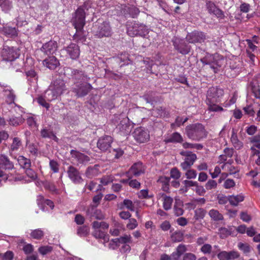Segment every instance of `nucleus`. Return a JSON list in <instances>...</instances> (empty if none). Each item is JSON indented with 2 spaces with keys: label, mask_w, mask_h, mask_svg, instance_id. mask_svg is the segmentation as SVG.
<instances>
[{
  "label": "nucleus",
  "mask_w": 260,
  "mask_h": 260,
  "mask_svg": "<svg viewBox=\"0 0 260 260\" xmlns=\"http://www.w3.org/2000/svg\"><path fill=\"white\" fill-rule=\"evenodd\" d=\"M185 132L188 138L193 141H200L207 136V132L204 126L200 123L187 125Z\"/></svg>",
  "instance_id": "obj_1"
},
{
  "label": "nucleus",
  "mask_w": 260,
  "mask_h": 260,
  "mask_svg": "<svg viewBox=\"0 0 260 260\" xmlns=\"http://www.w3.org/2000/svg\"><path fill=\"white\" fill-rule=\"evenodd\" d=\"M148 32L149 29L146 25L137 22L132 23L127 29V34L131 37L140 36L145 37Z\"/></svg>",
  "instance_id": "obj_2"
},
{
  "label": "nucleus",
  "mask_w": 260,
  "mask_h": 260,
  "mask_svg": "<svg viewBox=\"0 0 260 260\" xmlns=\"http://www.w3.org/2000/svg\"><path fill=\"white\" fill-rule=\"evenodd\" d=\"M87 3L84 4L77 9L74 14L73 18L74 26H79L80 28L84 26L85 24V10H88Z\"/></svg>",
  "instance_id": "obj_3"
},
{
  "label": "nucleus",
  "mask_w": 260,
  "mask_h": 260,
  "mask_svg": "<svg viewBox=\"0 0 260 260\" xmlns=\"http://www.w3.org/2000/svg\"><path fill=\"white\" fill-rule=\"evenodd\" d=\"M223 95V90L217 87L209 88L207 93V102L218 103Z\"/></svg>",
  "instance_id": "obj_4"
},
{
  "label": "nucleus",
  "mask_w": 260,
  "mask_h": 260,
  "mask_svg": "<svg viewBox=\"0 0 260 260\" xmlns=\"http://www.w3.org/2000/svg\"><path fill=\"white\" fill-rule=\"evenodd\" d=\"M91 88L92 86L90 84L77 82L74 85L72 90L78 97H82L87 94Z\"/></svg>",
  "instance_id": "obj_5"
},
{
  "label": "nucleus",
  "mask_w": 260,
  "mask_h": 260,
  "mask_svg": "<svg viewBox=\"0 0 260 260\" xmlns=\"http://www.w3.org/2000/svg\"><path fill=\"white\" fill-rule=\"evenodd\" d=\"M133 136L134 139L140 143L147 142L150 138L149 131L142 127L136 128L133 133Z\"/></svg>",
  "instance_id": "obj_6"
},
{
  "label": "nucleus",
  "mask_w": 260,
  "mask_h": 260,
  "mask_svg": "<svg viewBox=\"0 0 260 260\" xmlns=\"http://www.w3.org/2000/svg\"><path fill=\"white\" fill-rule=\"evenodd\" d=\"M172 42L175 49L179 53L187 54L190 52L191 47L184 39L176 37Z\"/></svg>",
  "instance_id": "obj_7"
},
{
  "label": "nucleus",
  "mask_w": 260,
  "mask_h": 260,
  "mask_svg": "<svg viewBox=\"0 0 260 260\" xmlns=\"http://www.w3.org/2000/svg\"><path fill=\"white\" fill-rule=\"evenodd\" d=\"M180 154L185 156L184 161L181 163V167L183 170H187L190 168L197 159V155L190 151H182Z\"/></svg>",
  "instance_id": "obj_8"
},
{
  "label": "nucleus",
  "mask_w": 260,
  "mask_h": 260,
  "mask_svg": "<svg viewBox=\"0 0 260 260\" xmlns=\"http://www.w3.org/2000/svg\"><path fill=\"white\" fill-rule=\"evenodd\" d=\"M111 28L109 22H103L99 23L96 30L95 31V35L99 38L103 37H108L111 35Z\"/></svg>",
  "instance_id": "obj_9"
},
{
  "label": "nucleus",
  "mask_w": 260,
  "mask_h": 260,
  "mask_svg": "<svg viewBox=\"0 0 260 260\" xmlns=\"http://www.w3.org/2000/svg\"><path fill=\"white\" fill-rule=\"evenodd\" d=\"M186 40L188 43L195 44L201 43L206 40V36L202 31H193L188 33L186 36Z\"/></svg>",
  "instance_id": "obj_10"
},
{
  "label": "nucleus",
  "mask_w": 260,
  "mask_h": 260,
  "mask_svg": "<svg viewBox=\"0 0 260 260\" xmlns=\"http://www.w3.org/2000/svg\"><path fill=\"white\" fill-rule=\"evenodd\" d=\"M2 55L4 59L12 61L18 58L19 56V51L14 47L5 46L3 50Z\"/></svg>",
  "instance_id": "obj_11"
},
{
  "label": "nucleus",
  "mask_w": 260,
  "mask_h": 260,
  "mask_svg": "<svg viewBox=\"0 0 260 260\" xmlns=\"http://www.w3.org/2000/svg\"><path fill=\"white\" fill-rule=\"evenodd\" d=\"M57 43L56 41L50 40L44 43L40 48L41 51L46 56L53 55L57 49Z\"/></svg>",
  "instance_id": "obj_12"
},
{
  "label": "nucleus",
  "mask_w": 260,
  "mask_h": 260,
  "mask_svg": "<svg viewBox=\"0 0 260 260\" xmlns=\"http://www.w3.org/2000/svg\"><path fill=\"white\" fill-rule=\"evenodd\" d=\"M67 173L68 177L74 183L80 184L83 181L79 170L72 166L68 168Z\"/></svg>",
  "instance_id": "obj_13"
},
{
  "label": "nucleus",
  "mask_w": 260,
  "mask_h": 260,
  "mask_svg": "<svg viewBox=\"0 0 260 260\" xmlns=\"http://www.w3.org/2000/svg\"><path fill=\"white\" fill-rule=\"evenodd\" d=\"M206 6L209 14L214 15L219 18L222 19L224 18V15L223 12L217 8L213 2L210 0H206Z\"/></svg>",
  "instance_id": "obj_14"
},
{
  "label": "nucleus",
  "mask_w": 260,
  "mask_h": 260,
  "mask_svg": "<svg viewBox=\"0 0 260 260\" xmlns=\"http://www.w3.org/2000/svg\"><path fill=\"white\" fill-rule=\"evenodd\" d=\"M116 129L121 135H127L132 130L131 125L127 117L123 118L116 126Z\"/></svg>",
  "instance_id": "obj_15"
},
{
  "label": "nucleus",
  "mask_w": 260,
  "mask_h": 260,
  "mask_svg": "<svg viewBox=\"0 0 260 260\" xmlns=\"http://www.w3.org/2000/svg\"><path fill=\"white\" fill-rule=\"evenodd\" d=\"M70 153L73 160L77 162V165L86 164L90 160V158L87 155L78 151L72 150Z\"/></svg>",
  "instance_id": "obj_16"
},
{
  "label": "nucleus",
  "mask_w": 260,
  "mask_h": 260,
  "mask_svg": "<svg viewBox=\"0 0 260 260\" xmlns=\"http://www.w3.org/2000/svg\"><path fill=\"white\" fill-rule=\"evenodd\" d=\"M233 162V160L232 159H229L227 160L225 163L223 164L221 166V168L226 172L222 173V177H227L229 175H233L239 172V170L238 168L232 165Z\"/></svg>",
  "instance_id": "obj_17"
},
{
  "label": "nucleus",
  "mask_w": 260,
  "mask_h": 260,
  "mask_svg": "<svg viewBox=\"0 0 260 260\" xmlns=\"http://www.w3.org/2000/svg\"><path fill=\"white\" fill-rule=\"evenodd\" d=\"M145 172V168L142 163L137 162L135 163L129 169L127 173L128 176L129 175L138 177L143 174Z\"/></svg>",
  "instance_id": "obj_18"
},
{
  "label": "nucleus",
  "mask_w": 260,
  "mask_h": 260,
  "mask_svg": "<svg viewBox=\"0 0 260 260\" xmlns=\"http://www.w3.org/2000/svg\"><path fill=\"white\" fill-rule=\"evenodd\" d=\"M113 139L111 136H106L100 138L97 143V147L102 151H105L110 147Z\"/></svg>",
  "instance_id": "obj_19"
},
{
  "label": "nucleus",
  "mask_w": 260,
  "mask_h": 260,
  "mask_svg": "<svg viewBox=\"0 0 260 260\" xmlns=\"http://www.w3.org/2000/svg\"><path fill=\"white\" fill-rule=\"evenodd\" d=\"M63 51H65L72 59H77L80 55L79 47L74 43L70 44Z\"/></svg>",
  "instance_id": "obj_20"
},
{
  "label": "nucleus",
  "mask_w": 260,
  "mask_h": 260,
  "mask_svg": "<svg viewBox=\"0 0 260 260\" xmlns=\"http://www.w3.org/2000/svg\"><path fill=\"white\" fill-rule=\"evenodd\" d=\"M51 87L60 95L66 90L64 81L60 79H57L50 85Z\"/></svg>",
  "instance_id": "obj_21"
},
{
  "label": "nucleus",
  "mask_w": 260,
  "mask_h": 260,
  "mask_svg": "<svg viewBox=\"0 0 260 260\" xmlns=\"http://www.w3.org/2000/svg\"><path fill=\"white\" fill-rule=\"evenodd\" d=\"M3 89L4 94L6 98V101L8 104L14 103L16 95L14 90L12 88L8 86H4Z\"/></svg>",
  "instance_id": "obj_22"
},
{
  "label": "nucleus",
  "mask_w": 260,
  "mask_h": 260,
  "mask_svg": "<svg viewBox=\"0 0 260 260\" xmlns=\"http://www.w3.org/2000/svg\"><path fill=\"white\" fill-rule=\"evenodd\" d=\"M187 250L186 246L183 244H179L176 250L170 256L171 260H179L180 256Z\"/></svg>",
  "instance_id": "obj_23"
},
{
  "label": "nucleus",
  "mask_w": 260,
  "mask_h": 260,
  "mask_svg": "<svg viewBox=\"0 0 260 260\" xmlns=\"http://www.w3.org/2000/svg\"><path fill=\"white\" fill-rule=\"evenodd\" d=\"M45 66L51 70H54L59 65V61L54 56L49 57L43 61Z\"/></svg>",
  "instance_id": "obj_24"
},
{
  "label": "nucleus",
  "mask_w": 260,
  "mask_h": 260,
  "mask_svg": "<svg viewBox=\"0 0 260 260\" xmlns=\"http://www.w3.org/2000/svg\"><path fill=\"white\" fill-rule=\"evenodd\" d=\"M164 141L169 143H182L183 139L181 135L178 132H175L170 136L165 138Z\"/></svg>",
  "instance_id": "obj_25"
},
{
  "label": "nucleus",
  "mask_w": 260,
  "mask_h": 260,
  "mask_svg": "<svg viewBox=\"0 0 260 260\" xmlns=\"http://www.w3.org/2000/svg\"><path fill=\"white\" fill-rule=\"evenodd\" d=\"M100 173L99 166L95 165L88 167L85 172V175L88 178H92L97 176Z\"/></svg>",
  "instance_id": "obj_26"
},
{
  "label": "nucleus",
  "mask_w": 260,
  "mask_h": 260,
  "mask_svg": "<svg viewBox=\"0 0 260 260\" xmlns=\"http://www.w3.org/2000/svg\"><path fill=\"white\" fill-rule=\"evenodd\" d=\"M0 29L1 32L8 37L12 38L17 35V31L15 27L6 26Z\"/></svg>",
  "instance_id": "obj_27"
},
{
  "label": "nucleus",
  "mask_w": 260,
  "mask_h": 260,
  "mask_svg": "<svg viewBox=\"0 0 260 260\" xmlns=\"http://www.w3.org/2000/svg\"><path fill=\"white\" fill-rule=\"evenodd\" d=\"M24 180V176H18L16 177H13L11 175L10 176L4 174L3 171L0 169V182L4 180H9L10 181H23Z\"/></svg>",
  "instance_id": "obj_28"
},
{
  "label": "nucleus",
  "mask_w": 260,
  "mask_h": 260,
  "mask_svg": "<svg viewBox=\"0 0 260 260\" xmlns=\"http://www.w3.org/2000/svg\"><path fill=\"white\" fill-rule=\"evenodd\" d=\"M0 167L6 170H10L13 168L14 166L7 156L0 155Z\"/></svg>",
  "instance_id": "obj_29"
},
{
  "label": "nucleus",
  "mask_w": 260,
  "mask_h": 260,
  "mask_svg": "<svg viewBox=\"0 0 260 260\" xmlns=\"http://www.w3.org/2000/svg\"><path fill=\"white\" fill-rule=\"evenodd\" d=\"M76 29V34L74 35V39L78 42L81 41L82 42L85 40V34L83 31L84 26L81 28L79 26H74Z\"/></svg>",
  "instance_id": "obj_30"
},
{
  "label": "nucleus",
  "mask_w": 260,
  "mask_h": 260,
  "mask_svg": "<svg viewBox=\"0 0 260 260\" xmlns=\"http://www.w3.org/2000/svg\"><path fill=\"white\" fill-rule=\"evenodd\" d=\"M174 212L176 216H179L183 215L184 210L183 209V203L179 199L175 198V203L174 206Z\"/></svg>",
  "instance_id": "obj_31"
},
{
  "label": "nucleus",
  "mask_w": 260,
  "mask_h": 260,
  "mask_svg": "<svg viewBox=\"0 0 260 260\" xmlns=\"http://www.w3.org/2000/svg\"><path fill=\"white\" fill-rule=\"evenodd\" d=\"M44 96L48 102H51L57 99L59 95L50 86L49 88L45 91Z\"/></svg>",
  "instance_id": "obj_32"
},
{
  "label": "nucleus",
  "mask_w": 260,
  "mask_h": 260,
  "mask_svg": "<svg viewBox=\"0 0 260 260\" xmlns=\"http://www.w3.org/2000/svg\"><path fill=\"white\" fill-rule=\"evenodd\" d=\"M244 200V196L240 193L236 196L232 195L229 196V202L233 206H237L240 202Z\"/></svg>",
  "instance_id": "obj_33"
},
{
  "label": "nucleus",
  "mask_w": 260,
  "mask_h": 260,
  "mask_svg": "<svg viewBox=\"0 0 260 260\" xmlns=\"http://www.w3.org/2000/svg\"><path fill=\"white\" fill-rule=\"evenodd\" d=\"M215 56L213 57L214 61L210 62L207 60L206 58L201 59V61L204 64H209L211 69L213 70L214 73H216L218 71V67H220V64L219 61L215 60Z\"/></svg>",
  "instance_id": "obj_34"
},
{
  "label": "nucleus",
  "mask_w": 260,
  "mask_h": 260,
  "mask_svg": "<svg viewBox=\"0 0 260 260\" xmlns=\"http://www.w3.org/2000/svg\"><path fill=\"white\" fill-rule=\"evenodd\" d=\"M161 197L162 198L164 209L166 210L171 209L173 202V198L164 193L161 195Z\"/></svg>",
  "instance_id": "obj_35"
},
{
  "label": "nucleus",
  "mask_w": 260,
  "mask_h": 260,
  "mask_svg": "<svg viewBox=\"0 0 260 260\" xmlns=\"http://www.w3.org/2000/svg\"><path fill=\"white\" fill-rule=\"evenodd\" d=\"M22 145L21 141L18 137H14L13 138L12 143L10 148V153L18 150Z\"/></svg>",
  "instance_id": "obj_36"
},
{
  "label": "nucleus",
  "mask_w": 260,
  "mask_h": 260,
  "mask_svg": "<svg viewBox=\"0 0 260 260\" xmlns=\"http://www.w3.org/2000/svg\"><path fill=\"white\" fill-rule=\"evenodd\" d=\"M24 121V119L21 116H12L10 117L8 119V123L10 125L13 126H17L22 124Z\"/></svg>",
  "instance_id": "obj_37"
},
{
  "label": "nucleus",
  "mask_w": 260,
  "mask_h": 260,
  "mask_svg": "<svg viewBox=\"0 0 260 260\" xmlns=\"http://www.w3.org/2000/svg\"><path fill=\"white\" fill-rule=\"evenodd\" d=\"M17 161L20 166L24 169H28V168H30L31 167L30 159L23 156H19L17 158Z\"/></svg>",
  "instance_id": "obj_38"
},
{
  "label": "nucleus",
  "mask_w": 260,
  "mask_h": 260,
  "mask_svg": "<svg viewBox=\"0 0 260 260\" xmlns=\"http://www.w3.org/2000/svg\"><path fill=\"white\" fill-rule=\"evenodd\" d=\"M231 141L236 148L240 149L242 147V143L238 140L237 134L234 129L232 131Z\"/></svg>",
  "instance_id": "obj_39"
},
{
  "label": "nucleus",
  "mask_w": 260,
  "mask_h": 260,
  "mask_svg": "<svg viewBox=\"0 0 260 260\" xmlns=\"http://www.w3.org/2000/svg\"><path fill=\"white\" fill-rule=\"evenodd\" d=\"M209 215L212 219L215 221L222 220L223 219L222 215L217 210H210L209 212Z\"/></svg>",
  "instance_id": "obj_40"
},
{
  "label": "nucleus",
  "mask_w": 260,
  "mask_h": 260,
  "mask_svg": "<svg viewBox=\"0 0 260 260\" xmlns=\"http://www.w3.org/2000/svg\"><path fill=\"white\" fill-rule=\"evenodd\" d=\"M25 170V174L27 177L29 178V179L25 182H29L32 181H35L37 178V173L30 168H28V169H26Z\"/></svg>",
  "instance_id": "obj_41"
},
{
  "label": "nucleus",
  "mask_w": 260,
  "mask_h": 260,
  "mask_svg": "<svg viewBox=\"0 0 260 260\" xmlns=\"http://www.w3.org/2000/svg\"><path fill=\"white\" fill-rule=\"evenodd\" d=\"M41 136L43 138H48L52 139L55 141H57L58 138L56 137V136L51 131L46 129L44 128L41 130Z\"/></svg>",
  "instance_id": "obj_42"
},
{
  "label": "nucleus",
  "mask_w": 260,
  "mask_h": 260,
  "mask_svg": "<svg viewBox=\"0 0 260 260\" xmlns=\"http://www.w3.org/2000/svg\"><path fill=\"white\" fill-rule=\"evenodd\" d=\"M30 235L32 238L39 240L43 237L44 233L41 229H38L31 230Z\"/></svg>",
  "instance_id": "obj_43"
},
{
  "label": "nucleus",
  "mask_w": 260,
  "mask_h": 260,
  "mask_svg": "<svg viewBox=\"0 0 260 260\" xmlns=\"http://www.w3.org/2000/svg\"><path fill=\"white\" fill-rule=\"evenodd\" d=\"M246 53L247 55V56L248 57V61L250 65V66H255L257 63H258V59L257 58L252 54L249 50H246Z\"/></svg>",
  "instance_id": "obj_44"
},
{
  "label": "nucleus",
  "mask_w": 260,
  "mask_h": 260,
  "mask_svg": "<svg viewBox=\"0 0 260 260\" xmlns=\"http://www.w3.org/2000/svg\"><path fill=\"white\" fill-rule=\"evenodd\" d=\"M206 211L203 208H197L194 210V218L196 220L203 219L206 214Z\"/></svg>",
  "instance_id": "obj_45"
},
{
  "label": "nucleus",
  "mask_w": 260,
  "mask_h": 260,
  "mask_svg": "<svg viewBox=\"0 0 260 260\" xmlns=\"http://www.w3.org/2000/svg\"><path fill=\"white\" fill-rule=\"evenodd\" d=\"M216 103L207 102V104L208 105V110L212 112L223 111L224 110L223 108L218 105H216Z\"/></svg>",
  "instance_id": "obj_46"
},
{
  "label": "nucleus",
  "mask_w": 260,
  "mask_h": 260,
  "mask_svg": "<svg viewBox=\"0 0 260 260\" xmlns=\"http://www.w3.org/2000/svg\"><path fill=\"white\" fill-rule=\"evenodd\" d=\"M171 240L174 242L181 241L183 239V235L180 231H176L171 236Z\"/></svg>",
  "instance_id": "obj_47"
},
{
  "label": "nucleus",
  "mask_w": 260,
  "mask_h": 260,
  "mask_svg": "<svg viewBox=\"0 0 260 260\" xmlns=\"http://www.w3.org/2000/svg\"><path fill=\"white\" fill-rule=\"evenodd\" d=\"M92 235L96 239H106V232L102 229L94 230Z\"/></svg>",
  "instance_id": "obj_48"
},
{
  "label": "nucleus",
  "mask_w": 260,
  "mask_h": 260,
  "mask_svg": "<svg viewBox=\"0 0 260 260\" xmlns=\"http://www.w3.org/2000/svg\"><path fill=\"white\" fill-rule=\"evenodd\" d=\"M89 232V228L86 226L79 227L77 230V234L80 237L86 236Z\"/></svg>",
  "instance_id": "obj_49"
},
{
  "label": "nucleus",
  "mask_w": 260,
  "mask_h": 260,
  "mask_svg": "<svg viewBox=\"0 0 260 260\" xmlns=\"http://www.w3.org/2000/svg\"><path fill=\"white\" fill-rule=\"evenodd\" d=\"M185 175L188 179H193L196 178L197 176V172L193 169H188L186 170Z\"/></svg>",
  "instance_id": "obj_50"
},
{
  "label": "nucleus",
  "mask_w": 260,
  "mask_h": 260,
  "mask_svg": "<svg viewBox=\"0 0 260 260\" xmlns=\"http://www.w3.org/2000/svg\"><path fill=\"white\" fill-rule=\"evenodd\" d=\"M238 247L242 250L245 254H248L250 251V247L249 245L246 243L240 242L238 244Z\"/></svg>",
  "instance_id": "obj_51"
},
{
  "label": "nucleus",
  "mask_w": 260,
  "mask_h": 260,
  "mask_svg": "<svg viewBox=\"0 0 260 260\" xmlns=\"http://www.w3.org/2000/svg\"><path fill=\"white\" fill-rule=\"evenodd\" d=\"M53 250V248L50 246H41L38 250L39 252L42 255H45L50 253Z\"/></svg>",
  "instance_id": "obj_52"
},
{
  "label": "nucleus",
  "mask_w": 260,
  "mask_h": 260,
  "mask_svg": "<svg viewBox=\"0 0 260 260\" xmlns=\"http://www.w3.org/2000/svg\"><path fill=\"white\" fill-rule=\"evenodd\" d=\"M232 228L226 229L225 228H221L219 229V233L220 237L222 238H224L231 234Z\"/></svg>",
  "instance_id": "obj_53"
},
{
  "label": "nucleus",
  "mask_w": 260,
  "mask_h": 260,
  "mask_svg": "<svg viewBox=\"0 0 260 260\" xmlns=\"http://www.w3.org/2000/svg\"><path fill=\"white\" fill-rule=\"evenodd\" d=\"M138 225V222L136 219L130 218L128 220V223L126 224V228L128 230H133L136 228Z\"/></svg>",
  "instance_id": "obj_54"
},
{
  "label": "nucleus",
  "mask_w": 260,
  "mask_h": 260,
  "mask_svg": "<svg viewBox=\"0 0 260 260\" xmlns=\"http://www.w3.org/2000/svg\"><path fill=\"white\" fill-rule=\"evenodd\" d=\"M217 184L216 181L210 179L205 184V188L207 190L214 189L217 187Z\"/></svg>",
  "instance_id": "obj_55"
},
{
  "label": "nucleus",
  "mask_w": 260,
  "mask_h": 260,
  "mask_svg": "<svg viewBox=\"0 0 260 260\" xmlns=\"http://www.w3.org/2000/svg\"><path fill=\"white\" fill-rule=\"evenodd\" d=\"M183 184L185 186V191H188V188L190 187L197 186L198 184L196 181H192L190 180H185L183 181Z\"/></svg>",
  "instance_id": "obj_56"
},
{
  "label": "nucleus",
  "mask_w": 260,
  "mask_h": 260,
  "mask_svg": "<svg viewBox=\"0 0 260 260\" xmlns=\"http://www.w3.org/2000/svg\"><path fill=\"white\" fill-rule=\"evenodd\" d=\"M37 101L40 105L46 108L47 109L49 108L50 105L47 102V101L46 100L44 96H41L39 97L37 99Z\"/></svg>",
  "instance_id": "obj_57"
},
{
  "label": "nucleus",
  "mask_w": 260,
  "mask_h": 260,
  "mask_svg": "<svg viewBox=\"0 0 260 260\" xmlns=\"http://www.w3.org/2000/svg\"><path fill=\"white\" fill-rule=\"evenodd\" d=\"M132 237L130 235H124L118 239V242L121 244H126L132 242Z\"/></svg>",
  "instance_id": "obj_58"
},
{
  "label": "nucleus",
  "mask_w": 260,
  "mask_h": 260,
  "mask_svg": "<svg viewBox=\"0 0 260 260\" xmlns=\"http://www.w3.org/2000/svg\"><path fill=\"white\" fill-rule=\"evenodd\" d=\"M114 180V177L112 176H104L101 179V183L104 185H107L111 183Z\"/></svg>",
  "instance_id": "obj_59"
},
{
  "label": "nucleus",
  "mask_w": 260,
  "mask_h": 260,
  "mask_svg": "<svg viewBox=\"0 0 260 260\" xmlns=\"http://www.w3.org/2000/svg\"><path fill=\"white\" fill-rule=\"evenodd\" d=\"M26 121L29 126L35 127L38 126L36 117L34 116H28L26 119Z\"/></svg>",
  "instance_id": "obj_60"
},
{
  "label": "nucleus",
  "mask_w": 260,
  "mask_h": 260,
  "mask_svg": "<svg viewBox=\"0 0 260 260\" xmlns=\"http://www.w3.org/2000/svg\"><path fill=\"white\" fill-rule=\"evenodd\" d=\"M206 202V200L204 198H198L196 199H194L192 201V202L191 203H188V205H191L193 208H194L196 207L195 204L198 205H204Z\"/></svg>",
  "instance_id": "obj_61"
},
{
  "label": "nucleus",
  "mask_w": 260,
  "mask_h": 260,
  "mask_svg": "<svg viewBox=\"0 0 260 260\" xmlns=\"http://www.w3.org/2000/svg\"><path fill=\"white\" fill-rule=\"evenodd\" d=\"M50 169L54 173H57L59 171V165L57 161L50 160L49 162Z\"/></svg>",
  "instance_id": "obj_62"
},
{
  "label": "nucleus",
  "mask_w": 260,
  "mask_h": 260,
  "mask_svg": "<svg viewBox=\"0 0 260 260\" xmlns=\"http://www.w3.org/2000/svg\"><path fill=\"white\" fill-rule=\"evenodd\" d=\"M228 257L229 260H234L240 256V254L238 251L233 250L228 252Z\"/></svg>",
  "instance_id": "obj_63"
},
{
  "label": "nucleus",
  "mask_w": 260,
  "mask_h": 260,
  "mask_svg": "<svg viewBox=\"0 0 260 260\" xmlns=\"http://www.w3.org/2000/svg\"><path fill=\"white\" fill-rule=\"evenodd\" d=\"M0 6L6 10H9L12 7V4L9 0H3Z\"/></svg>",
  "instance_id": "obj_64"
}]
</instances>
